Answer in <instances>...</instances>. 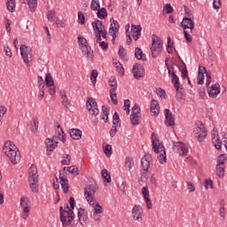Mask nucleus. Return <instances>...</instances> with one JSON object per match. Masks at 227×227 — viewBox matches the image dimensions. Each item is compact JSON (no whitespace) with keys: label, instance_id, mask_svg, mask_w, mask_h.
Segmentation results:
<instances>
[{"label":"nucleus","instance_id":"obj_1","mask_svg":"<svg viewBox=\"0 0 227 227\" xmlns=\"http://www.w3.org/2000/svg\"><path fill=\"white\" fill-rule=\"evenodd\" d=\"M69 205L71 208L68 206V204H66L64 206V208L63 207H59L60 221L62 223L63 227L72 226L74 217H75V214H74V211H73L75 207V199H74V197H70Z\"/></svg>","mask_w":227,"mask_h":227},{"label":"nucleus","instance_id":"obj_2","mask_svg":"<svg viewBox=\"0 0 227 227\" xmlns=\"http://www.w3.org/2000/svg\"><path fill=\"white\" fill-rule=\"evenodd\" d=\"M3 152L10 159L12 164L20 162V151L13 142L6 141L4 145Z\"/></svg>","mask_w":227,"mask_h":227},{"label":"nucleus","instance_id":"obj_3","mask_svg":"<svg viewBox=\"0 0 227 227\" xmlns=\"http://www.w3.org/2000/svg\"><path fill=\"white\" fill-rule=\"evenodd\" d=\"M151 139L153 143V151L155 152V153L158 154L157 159L160 164H166V149L159 140L157 134L152 133Z\"/></svg>","mask_w":227,"mask_h":227},{"label":"nucleus","instance_id":"obj_4","mask_svg":"<svg viewBox=\"0 0 227 227\" xmlns=\"http://www.w3.org/2000/svg\"><path fill=\"white\" fill-rule=\"evenodd\" d=\"M28 184L32 192H38V168L32 165L28 169Z\"/></svg>","mask_w":227,"mask_h":227},{"label":"nucleus","instance_id":"obj_5","mask_svg":"<svg viewBox=\"0 0 227 227\" xmlns=\"http://www.w3.org/2000/svg\"><path fill=\"white\" fill-rule=\"evenodd\" d=\"M193 135L199 143H203V141H205V138L207 137V128H205V124H203V122L198 121L195 123Z\"/></svg>","mask_w":227,"mask_h":227},{"label":"nucleus","instance_id":"obj_6","mask_svg":"<svg viewBox=\"0 0 227 227\" xmlns=\"http://www.w3.org/2000/svg\"><path fill=\"white\" fill-rule=\"evenodd\" d=\"M152 46H151V52L153 58H157L159 54L162 52V40L157 35H153L152 36Z\"/></svg>","mask_w":227,"mask_h":227},{"label":"nucleus","instance_id":"obj_7","mask_svg":"<svg viewBox=\"0 0 227 227\" xmlns=\"http://www.w3.org/2000/svg\"><path fill=\"white\" fill-rule=\"evenodd\" d=\"M205 74H206V86H210V82H212V77L208 73H207V68L201 66L199 67L197 84L202 85L205 82Z\"/></svg>","mask_w":227,"mask_h":227},{"label":"nucleus","instance_id":"obj_8","mask_svg":"<svg viewBox=\"0 0 227 227\" xmlns=\"http://www.w3.org/2000/svg\"><path fill=\"white\" fill-rule=\"evenodd\" d=\"M21 58L26 65H29L33 61V53H31V47L22 44L20 48Z\"/></svg>","mask_w":227,"mask_h":227},{"label":"nucleus","instance_id":"obj_9","mask_svg":"<svg viewBox=\"0 0 227 227\" xmlns=\"http://www.w3.org/2000/svg\"><path fill=\"white\" fill-rule=\"evenodd\" d=\"M97 192V187L93 184H89L85 187L84 194L85 198L90 205H95L97 203V200H95V198L93 195Z\"/></svg>","mask_w":227,"mask_h":227},{"label":"nucleus","instance_id":"obj_10","mask_svg":"<svg viewBox=\"0 0 227 227\" xmlns=\"http://www.w3.org/2000/svg\"><path fill=\"white\" fill-rule=\"evenodd\" d=\"M87 109L91 116H98V105L93 98H88L86 102Z\"/></svg>","mask_w":227,"mask_h":227},{"label":"nucleus","instance_id":"obj_11","mask_svg":"<svg viewBox=\"0 0 227 227\" xmlns=\"http://www.w3.org/2000/svg\"><path fill=\"white\" fill-rule=\"evenodd\" d=\"M20 207L23 208V219L29 217V211L31 210V200L27 197H21Z\"/></svg>","mask_w":227,"mask_h":227},{"label":"nucleus","instance_id":"obj_12","mask_svg":"<svg viewBox=\"0 0 227 227\" xmlns=\"http://www.w3.org/2000/svg\"><path fill=\"white\" fill-rule=\"evenodd\" d=\"M132 117H131V123L132 125H139L141 121V108L137 104H135L131 109Z\"/></svg>","mask_w":227,"mask_h":227},{"label":"nucleus","instance_id":"obj_13","mask_svg":"<svg viewBox=\"0 0 227 227\" xmlns=\"http://www.w3.org/2000/svg\"><path fill=\"white\" fill-rule=\"evenodd\" d=\"M173 150L178 155L185 157L187 153H189V149H187V145L182 142H176L173 145Z\"/></svg>","mask_w":227,"mask_h":227},{"label":"nucleus","instance_id":"obj_14","mask_svg":"<svg viewBox=\"0 0 227 227\" xmlns=\"http://www.w3.org/2000/svg\"><path fill=\"white\" fill-rule=\"evenodd\" d=\"M45 146L48 155H51L56 148H58V137H53L52 138H46Z\"/></svg>","mask_w":227,"mask_h":227},{"label":"nucleus","instance_id":"obj_15","mask_svg":"<svg viewBox=\"0 0 227 227\" xmlns=\"http://www.w3.org/2000/svg\"><path fill=\"white\" fill-rule=\"evenodd\" d=\"M91 207H94V208L91 210V217L94 221L99 222L102 219V216L99 214H102L104 212V208H102L101 205L95 203V205H90Z\"/></svg>","mask_w":227,"mask_h":227},{"label":"nucleus","instance_id":"obj_16","mask_svg":"<svg viewBox=\"0 0 227 227\" xmlns=\"http://www.w3.org/2000/svg\"><path fill=\"white\" fill-rule=\"evenodd\" d=\"M132 217L135 221H143V215L145 214V211L143 210V207L140 205H135L131 211Z\"/></svg>","mask_w":227,"mask_h":227},{"label":"nucleus","instance_id":"obj_17","mask_svg":"<svg viewBox=\"0 0 227 227\" xmlns=\"http://www.w3.org/2000/svg\"><path fill=\"white\" fill-rule=\"evenodd\" d=\"M133 77L135 79H141L145 75V67H143L140 64H134L132 68Z\"/></svg>","mask_w":227,"mask_h":227},{"label":"nucleus","instance_id":"obj_18","mask_svg":"<svg viewBox=\"0 0 227 227\" xmlns=\"http://www.w3.org/2000/svg\"><path fill=\"white\" fill-rule=\"evenodd\" d=\"M77 216L81 226H85L86 221H88V212L86 209L80 207L77 212Z\"/></svg>","mask_w":227,"mask_h":227},{"label":"nucleus","instance_id":"obj_19","mask_svg":"<svg viewBox=\"0 0 227 227\" xmlns=\"http://www.w3.org/2000/svg\"><path fill=\"white\" fill-rule=\"evenodd\" d=\"M165 125L167 127H173L175 125V117H173V113L169 109H165Z\"/></svg>","mask_w":227,"mask_h":227},{"label":"nucleus","instance_id":"obj_20","mask_svg":"<svg viewBox=\"0 0 227 227\" xmlns=\"http://www.w3.org/2000/svg\"><path fill=\"white\" fill-rule=\"evenodd\" d=\"M141 31H143L141 25L131 26V33L135 42H137L141 38Z\"/></svg>","mask_w":227,"mask_h":227},{"label":"nucleus","instance_id":"obj_21","mask_svg":"<svg viewBox=\"0 0 227 227\" xmlns=\"http://www.w3.org/2000/svg\"><path fill=\"white\" fill-rule=\"evenodd\" d=\"M150 162H152V155L150 154H145L141 159V166L143 171H148V169H150Z\"/></svg>","mask_w":227,"mask_h":227},{"label":"nucleus","instance_id":"obj_22","mask_svg":"<svg viewBox=\"0 0 227 227\" xmlns=\"http://www.w3.org/2000/svg\"><path fill=\"white\" fill-rule=\"evenodd\" d=\"M207 92L210 98H217V95L221 93V88L217 86H209L207 89Z\"/></svg>","mask_w":227,"mask_h":227},{"label":"nucleus","instance_id":"obj_23","mask_svg":"<svg viewBox=\"0 0 227 227\" xmlns=\"http://www.w3.org/2000/svg\"><path fill=\"white\" fill-rule=\"evenodd\" d=\"M226 144H227V133H223L222 141L217 137L215 139V148H216V150H221L223 145H226Z\"/></svg>","mask_w":227,"mask_h":227},{"label":"nucleus","instance_id":"obj_24","mask_svg":"<svg viewBox=\"0 0 227 227\" xmlns=\"http://www.w3.org/2000/svg\"><path fill=\"white\" fill-rule=\"evenodd\" d=\"M181 27L183 29H194V22L191 18H184L181 22Z\"/></svg>","mask_w":227,"mask_h":227},{"label":"nucleus","instance_id":"obj_25","mask_svg":"<svg viewBox=\"0 0 227 227\" xmlns=\"http://www.w3.org/2000/svg\"><path fill=\"white\" fill-rule=\"evenodd\" d=\"M160 106H159V101L153 99L151 101V113L153 116H159Z\"/></svg>","mask_w":227,"mask_h":227},{"label":"nucleus","instance_id":"obj_26","mask_svg":"<svg viewBox=\"0 0 227 227\" xmlns=\"http://www.w3.org/2000/svg\"><path fill=\"white\" fill-rule=\"evenodd\" d=\"M120 30V24H118V21L113 20V23L110 25L109 33L111 36L114 38H116V33Z\"/></svg>","mask_w":227,"mask_h":227},{"label":"nucleus","instance_id":"obj_27","mask_svg":"<svg viewBox=\"0 0 227 227\" xmlns=\"http://www.w3.org/2000/svg\"><path fill=\"white\" fill-rule=\"evenodd\" d=\"M20 3H22V4H26V3H27L30 12H35L36 10V6H38V2L36 0H20Z\"/></svg>","mask_w":227,"mask_h":227},{"label":"nucleus","instance_id":"obj_28","mask_svg":"<svg viewBox=\"0 0 227 227\" xmlns=\"http://www.w3.org/2000/svg\"><path fill=\"white\" fill-rule=\"evenodd\" d=\"M69 134L72 139H74V140H79L81 139V137H82V131H81V129H71L69 131Z\"/></svg>","mask_w":227,"mask_h":227},{"label":"nucleus","instance_id":"obj_29","mask_svg":"<svg viewBox=\"0 0 227 227\" xmlns=\"http://www.w3.org/2000/svg\"><path fill=\"white\" fill-rule=\"evenodd\" d=\"M92 27L94 31H98V33H99L100 31L106 30V27H104V24L102 23V21L98 20L92 22Z\"/></svg>","mask_w":227,"mask_h":227},{"label":"nucleus","instance_id":"obj_30","mask_svg":"<svg viewBox=\"0 0 227 227\" xmlns=\"http://www.w3.org/2000/svg\"><path fill=\"white\" fill-rule=\"evenodd\" d=\"M101 120H104L105 123L109 121V108L105 106H102Z\"/></svg>","mask_w":227,"mask_h":227},{"label":"nucleus","instance_id":"obj_31","mask_svg":"<svg viewBox=\"0 0 227 227\" xmlns=\"http://www.w3.org/2000/svg\"><path fill=\"white\" fill-rule=\"evenodd\" d=\"M182 77L184 80V84H192L191 79L189 78V75L187 74V66L184 64V67L181 70Z\"/></svg>","mask_w":227,"mask_h":227},{"label":"nucleus","instance_id":"obj_32","mask_svg":"<svg viewBox=\"0 0 227 227\" xmlns=\"http://www.w3.org/2000/svg\"><path fill=\"white\" fill-rule=\"evenodd\" d=\"M64 169H67V173L74 175V176H77V175H79V168L77 166L65 167Z\"/></svg>","mask_w":227,"mask_h":227},{"label":"nucleus","instance_id":"obj_33","mask_svg":"<svg viewBox=\"0 0 227 227\" xmlns=\"http://www.w3.org/2000/svg\"><path fill=\"white\" fill-rule=\"evenodd\" d=\"M115 91H116V87L110 90V98H111L113 104H114V106H116L118 104V97L116 96Z\"/></svg>","mask_w":227,"mask_h":227},{"label":"nucleus","instance_id":"obj_34","mask_svg":"<svg viewBox=\"0 0 227 227\" xmlns=\"http://www.w3.org/2000/svg\"><path fill=\"white\" fill-rule=\"evenodd\" d=\"M188 29L189 30H186V29L184 30V35L186 42H188V43H191V42H192V36L191 35H192V29L194 28H188Z\"/></svg>","mask_w":227,"mask_h":227},{"label":"nucleus","instance_id":"obj_35","mask_svg":"<svg viewBox=\"0 0 227 227\" xmlns=\"http://www.w3.org/2000/svg\"><path fill=\"white\" fill-rule=\"evenodd\" d=\"M57 132L59 134V139H60L62 143H65V141H67V137H65V132L63 131V129L60 125L57 126Z\"/></svg>","mask_w":227,"mask_h":227},{"label":"nucleus","instance_id":"obj_36","mask_svg":"<svg viewBox=\"0 0 227 227\" xmlns=\"http://www.w3.org/2000/svg\"><path fill=\"white\" fill-rule=\"evenodd\" d=\"M98 18L104 20L106 19V17H107V10H106V8L102 7L101 9H98Z\"/></svg>","mask_w":227,"mask_h":227},{"label":"nucleus","instance_id":"obj_37","mask_svg":"<svg viewBox=\"0 0 227 227\" xmlns=\"http://www.w3.org/2000/svg\"><path fill=\"white\" fill-rule=\"evenodd\" d=\"M115 68L117 69V72L121 77H123L125 74V69L123 68V66L120 62H115Z\"/></svg>","mask_w":227,"mask_h":227},{"label":"nucleus","instance_id":"obj_38","mask_svg":"<svg viewBox=\"0 0 227 227\" xmlns=\"http://www.w3.org/2000/svg\"><path fill=\"white\" fill-rule=\"evenodd\" d=\"M121 123H120V115L115 112L113 116V127H120Z\"/></svg>","mask_w":227,"mask_h":227},{"label":"nucleus","instance_id":"obj_39","mask_svg":"<svg viewBox=\"0 0 227 227\" xmlns=\"http://www.w3.org/2000/svg\"><path fill=\"white\" fill-rule=\"evenodd\" d=\"M125 166L129 169H132V168L134 167V159H132V157H130V156L126 157Z\"/></svg>","mask_w":227,"mask_h":227},{"label":"nucleus","instance_id":"obj_40","mask_svg":"<svg viewBox=\"0 0 227 227\" xmlns=\"http://www.w3.org/2000/svg\"><path fill=\"white\" fill-rule=\"evenodd\" d=\"M220 205H221V207L219 209V215L223 219H225L226 218V210L224 208V200H221Z\"/></svg>","mask_w":227,"mask_h":227},{"label":"nucleus","instance_id":"obj_41","mask_svg":"<svg viewBox=\"0 0 227 227\" xmlns=\"http://www.w3.org/2000/svg\"><path fill=\"white\" fill-rule=\"evenodd\" d=\"M176 88V91L177 93V98H184V97H185L184 95V87L182 86H175Z\"/></svg>","mask_w":227,"mask_h":227},{"label":"nucleus","instance_id":"obj_42","mask_svg":"<svg viewBox=\"0 0 227 227\" xmlns=\"http://www.w3.org/2000/svg\"><path fill=\"white\" fill-rule=\"evenodd\" d=\"M101 176L106 180V184H109L111 182V175H109V172H107V169H103L101 171Z\"/></svg>","mask_w":227,"mask_h":227},{"label":"nucleus","instance_id":"obj_43","mask_svg":"<svg viewBox=\"0 0 227 227\" xmlns=\"http://www.w3.org/2000/svg\"><path fill=\"white\" fill-rule=\"evenodd\" d=\"M6 6L9 12H15V0H7Z\"/></svg>","mask_w":227,"mask_h":227},{"label":"nucleus","instance_id":"obj_44","mask_svg":"<svg viewBox=\"0 0 227 227\" xmlns=\"http://www.w3.org/2000/svg\"><path fill=\"white\" fill-rule=\"evenodd\" d=\"M45 83L46 86H54V80L52 79V75L49 73L46 74Z\"/></svg>","mask_w":227,"mask_h":227},{"label":"nucleus","instance_id":"obj_45","mask_svg":"<svg viewBox=\"0 0 227 227\" xmlns=\"http://www.w3.org/2000/svg\"><path fill=\"white\" fill-rule=\"evenodd\" d=\"M100 8V2L98 0H92L90 4V9L93 10V12H97Z\"/></svg>","mask_w":227,"mask_h":227},{"label":"nucleus","instance_id":"obj_46","mask_svg":"<svg viewBox=\"0 0 227 227\" xmlns=\"http://www.w3.org/2000/svg\"><path fill=\"white\" fill-rule=\"evenodd\" d=\"M61 99H62V106L66 109H68V107H70V101H68V98H67V94H63L61 96Z\"/></svg>","mask_w":227,"mask_h":227},{"label":"nucleus","instance_id":"obj_47","mask_svg":"<svg viewBox=\"0 0 227 227\" xmlns=\"http://www.w3.org/2000/svg\"><path fill=\"white\" fill-rule=\"evenodd\" d=\"M216 175L220 178H223V176H224V167L221 165H216Z\"/></svg>","mask_w":227,"mask_h":227},{"label":"nucleus","instance_id":"obj_48","mask_svg":"<svg viewBox=\"0 0 227 227\" xmlns=\"http://www.w3.org/2000/svg\"><path fill=\"white\" fill-rule=\"evenodd\" d=\"M104 152L106 157H111V155H113V146L111 145H106L104 148Z\"/></svg>","mask_w":227,"mask_h":227},{"label":"nucleus","instance_id":"obj_49","mask_svg":"<svg viewBox=\"0 0 227 227\" xmlns=\"http://www.w3.org/2000/svg\"><path fill=\"white\" fill-rule=\"evenodd\" d=\"M97 77H98V71L94 69L92 70L90 74V81L92 84H97Z\"/></svg>","mask_w":227,"mask_h":227},{"label":"nucleus","instance_id":"obj_50","mask_svg":"<svg viewBox=\"0 0 227 227\" xmlns=\"http://www.w3.org/2000/svg\"><path fill=\"white\" fill-rule=\"evenodd\" d=\"M156 95H158L160 98H166V90H164L162 88H157Z\"/></svg>","mask_w":227,"mask_h":227},{"label":"nucleus","instance_id":"obj_51","mask_svg":"<svg viewBox=\"0 0 227 227\" xmlns=\"http://www.w3.org/2000/svg\"><path fill=\"white\" fill-rule=\"evenodd\" d=\"M171 77L173 84H175V86H180L178 76L176 75V74H175V72L171 73Z\"/></svg>","mask_w":227,"mask_h":227},{"label":"nucleus","instance_id":"obj_52","mask_svg":"<svg viewBox=\"0 0 227 227\" xmlns=\"http://www.w3.org/2000/svg\"><path fill=\"white\" fill-rule=\"evenodd\" d=\"M135 56L137 59H143V50L141 48H136L135 49Z\"/></svg>","mask_w":227,"mask_h":227},{"label":"nucleus","instance_id":"obj_53","mask_svg":"<svg viewBox=\"0 0 227 227\" xmlns=\"http://www.w3.org/2000/svg\"><path fill=\"white\" fill-rule=\"evenodd\" d=\"M142 194H143L144 200L150 198V192L148 191V186H144L142 188Z\"/></svg>","mask_w":227,"mask_h":227},{"label":"nucleus","instance_id":"obj_54","mask_svg":"<svg viewBox=\"0 0 227 227\" xmlns=\"http://www.w3.org/2000/svg\"><path fill=\"white\" fill-rule=\"evenodd\" d=\"M34 126L31 128L32 132H37L38 131V118L35 117L33 119Z\"/></svg>","mask_w":227,"mask_h":227},{"label":"nucleus","instance_id":"obj_55","mask_svg":"<svg viewBox=\"0 0 227 227\" xmlns=\"http://www.w3.org/2000/svg\"><path fill=\"white\" fill-rule=\"evenodd\" d=\"M148 175H150V172L143 170L140 179L142 182H147L148 181Z\"/></svg>","mask_w":227,"mask_h":227},{"label":"nucleus","instance_id":"obj_56","mask_svg":"<svg viewBox=\"0 0 227 227\" xmlns=\"http://www.w3.org/2000/svg\"><path fill=\"white\" fill-rule=\"evenodd\" d=\"M217 162V166H223L224 162H226V157H224L223 154H221L218 156Z\"/></svg>","mask_w":227,"mask_h":227},{"label":"nucleus","instance_id":"obj_57","mask_svg":"<svg viewBox=\"0 0 227 227\" xmlns=\"http://www.w3.org/2000/svg\"><path fill=\"white\" fill-rule=\"evenodd\" d=\"M55 17H56V14L54 13V12H52V11L48 12V13H47L48 20H50L51 22H54Z\"/></svg>","mask_w":227,"mask_h":227},{"label":"nucleus","instance_id":"obj_58","mask_svg":"<svg viewBox=\"0 0 227 227\" xmlns=\"http://www.w3.org/2000/svg\"><path fill=\"white\" fill-rule=\"evenodd\" d=\"M163 10H164V12H166L167 14L173 13V7L169 4H167L163 7Z\"/></svg>","mask_w":227,"mask_h":227},{"label":"nucleus","instance_id":"obj_59","mask_svg":"<svg viewBox=\"0 0 227 227\" xmlns=\"http://www.w3.org/2000/svg\"><path fill=\"white\" fill-rule=\"evenodd\" d=\"M59 180H60V184H68V179L67 178V176L65 174H59Z\"/></svg>","mask_w":227,"mask_h":227},{"label":"nucleus","instance_id":"obj_60","mask_svg":"<svg viewBox=\"0 0 227 227\" xmlns=\"http://www.w3.org/2000/svg\"><path fill=\"white\" fill-rule=\"evenodd\" d=\"M119 56L120 58H125V56H127V51H125V48H123V46H120L119 48Z\"/></svg>","mask_w":227,"mask_h":227},{"label":"nucleus","instance_id":"obj_61","mask_svg":"<svg viewBox=\"0 0 227 227\" xmlns=\"http://www.w3.org/2000/svg\"><path fill=\"white\" fill-rule=\"evenodd\" d=\"M116 127L117 126H112L109 131L110 137H114V136H116V132H118V129H116Z\"/></svg>","mask_w":227,"mask_h":227},{"label":"nucleus","instance_id":"obj_62","mask_svg":"<svg viewBox=\"0 0 227 227\" xmlns=\"http://www.w3.org/2000/svg\"><path fill=\"white\" fill-rule=\"evenodd\" d=\"M213 8L219 10L221 8V0H213Z\"/></svg>","mask_w":227,"mask_h":227},{"label":"nucleus","instance_id":"obj_63","mask_svg":"<svg viewBox=\"0 0 227 227\" xmlns=\"http://www.w3.org/2000/svg\"><path fill=\"white\" fill-rule=\"evenodd\" d=\"M187 189H188L189 192H194V191H196V187L191 182L187 183Z\"/></svg>","mask_w":227,"mask_h":227},{"label":"nucleus","instance_id":"obj_64","mask_svg":"<svg viewBox=\"0 0 227 227\" xmlns=\"http://www.w3.org/2000/svg\"><path fill=\"white\" fill-rule=\"evenodd\" d=\"M78 21L80 24H84V14H82V12H78Z\"/></svg>","mask_w":227,"mask_h":227}]
</instances>
